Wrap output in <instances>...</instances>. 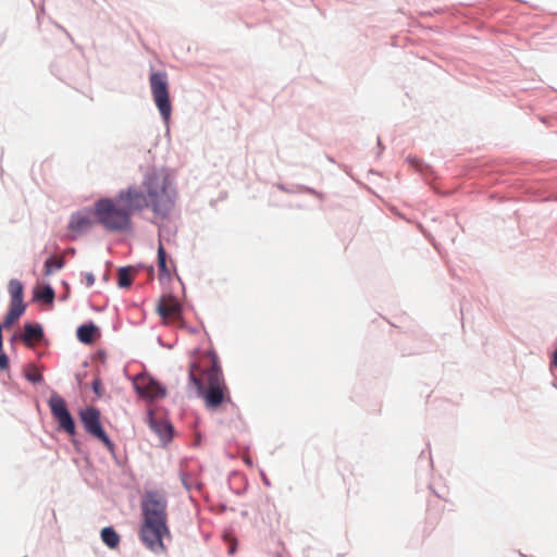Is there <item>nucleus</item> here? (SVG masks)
<instances>
[{
    "label": "nucleus",
    "instance_id": "1",
    "mask_svg": "<svg viewBox=\"0 0 557 557\" xmlns=\"http://www.w3.org/2000/svg\"><path fill=\"white\" fill-rule=\"evenodd\" d=\"M168 500L157 491H146L141 499V523L138 537L152 553L160 555L166 552L164 537H171L168 525Z\"/></svg>",
    "mask_w": 557,
    "mask_h": 557
},
{
    "label": "nucleus",
    "instance_id": "33",
    "mask_svg": "<svg viewBox=\"0 0 557 557\" xmlns=\"http://www.w3.org/2000/svg\"><path fill=\"white\" fill-rule=\"evenodd\" d=\"M22 336H23L22 332H14L12 334V336L10 337L9 342H10V347H11L12 351H14V352L16 351L15 342L22 341Z\"/></svg>",
    "mask_w": 557,
    "mask_h": 557
},
{
    "label": "nucleus",
    "instance_id": "30",
    "mask_svg": "<svg viewBox=\"0 0 557 557\" xmlns=\"http://www.w3.org/2000/svg\"><path fill=\"white\" fill-rule=\"evenodd\" d=\"M188 383L189 385H193L196 388L198 396L201 393V391H205L206 385L193 371H188Z\"/></svg>",
    "mask_w": 557,
    "mask_h": 557
},
{
    "label": "nucleus",
    "instance_id": "28",
    "mask_svg": "<svg viewBox=\"0 0 557 557\" xmlns=\"http://www.w3.org/2000/svg\"><path fill=\"white\" fill-rule=\"evenodd\" d=\"M90 388H91V391L94 392V394L96 395L97 398H101L104 395L106 389L103 387V384H102V381H101V377H100L99 373L92 380V382L90 384Z\"/></svg>",
    "mask_w": 557,
    "mask_h": 557
},
{
    "label": "nucleus",
    "instance_id": "7",
    "mask_svg": "<svg viewBox=\"0 0 557 557\" xmlns=\"http://www.w3.org/2000/svg\"><path fill=\"white\" fill-rule=\"evenodd\" d=\"M116 201L122 203L131 220L134 212L150 207V199L148 198L146 191H143L134 186H129L126 189H121L116 195Z\"/></svg>",
    "mask_w": 557,
    "mask_h": 557
},
{
    "label": "nucleus",
    "instance_id": "3",
    "mask_svg": "<svg viewBox=\"0 0 557 557\" xmlns=\"http://www.w3.org/2000/svg\"><path fill=\"white\" fill-rule=\"evenodd\" d=\"M94 213L96 222L108 232L126 233L132 231V220L122 203L116 201V197L114 199L103 197L96 200Z\"/></svg>",
    "mask_w": 557,
    "mask_h": 557
},
{
    "label": "nucleus",
    "instance_id": "39",
    "mask_svg": "<svg viewBox=\"0 0 557 557\" xmlns=\"http://www.w3.org/2000/svg\"><path fill=\"white\" fill-rule=\"evenodd\" d=\"M112 458L116 466L120 467L122 465V461H121L120 457L116 455V451L114 453V456H112Z\"/></svg>",
    "mask_w": 557,
    "mask_h": 557
},
{
    "label": "nucleus",
    "instance_id": "16",
    "mask_svg": "<svg viewBox=\"0 0 557 557\" xmlns=\"http://www.w3.org/2000/svg\"><path fill=\"white\" fill-rule=\"evenodd\" d=\"M70 64L72 62L69 59L61 58L51 65V71L60 81L67 82L73 78V74L67 70Z\"/></svg>",
    "mask_w": 557,
    "mask_h": 557
},
{
    "label": "nucleus",
    "instance_id": "17",
    "mask_svg": "<svg viewBox=\"0 0 557 557\" xmlns=\"http://www.w3.org/2000/svg\"><path fill=\"white\" fill-rule=\"evenodd\" d=\"M100 539L110 549L117 548L121 542L120 534L112 525H108L101 529Z\"/></svg>",
    "mask_w": 557,
    "mask_h": 557
},
{
    "label": "nucleus",
    "instance_id": "22",
    "mask_svg": "<svg viewBox=\"0 0 557 557\" xmlns=\"http://www.w3.org/2000/svg\"><path fill=\"white\" fill-rule=\"evenodd\" d=\"M207 384H225L221 363L214 362L206 372Z\"/></svg>",
    "mask_w": 557,
    "mask_h": 557
},
{
    "label": "nucleus",
    "instance_id": "14",
    "mask_svg": "<svg viewBox=\"0 0 557 557\" xmlns=\"http://www.w3.org/2000/svg\"><path fill=\"white\" fill-rule=\"evenodd\" d=\"M8 290L11 297L10 305L24 307L27 305L24 301V285L17 278H12L9 281Z\"/></svg>",
    "mask_w": 557,
    "mask_h": 557
},
{
    "label": "nucleus",
    "instance_id": "47",
    "mask_svg": "<svg viewBox=\"0 0 557 557\" xmlns=\"http://www.w3.org/2000/svg\"><path fill=\"white\" fill-rule=\"evenodd\" d=\"M74 252H75V249H74V248H72V249L70 250V253H74Z\"/></svg>",
    "mask_w": 557,
    "mask_h": 557
},
{
    "label": "nucleus",
    "instance_id": "32",
    "mask_svg": "<svg viewBox=\"0 0 557 557\" xmlns=\"http://www.w3.org/2000/svg\"><path fill=\"white\" fill-rule=\"evenodd\" d=\"M296 187H297V189H298L299 191H304V193H307V194L313 195V196H315V197H318V198H320V199H322V198H323V194H322V193H320V191H318V190H315V189H314V188H312V187H309V186H306V185H296Z\"/></svg>",
    "mask_w": 557,
    "mask_h": 557
},
{
    "label": "nucleus",
    "instance_id": "11",
    "mask_svg": "<svg viewBox=\"0 0 557 557\" xmlns=\"http://www.w3.org/2000/svg\"><path fill=\"white\" fill-rule=\"evenodd\" d=\"M147 422L149 428L159 436L163 446H166L173 441L174 426L168 419H156L153 411L149 410L147 413Z\"/></svg>",
    "mask_w": 557,
    "mask_h": 557
},
{
    "label": "nucleus",
    "instance_id": "20",
    "mask_svg": "<svg viewBox=\"0 0 557 557\" xmlns=\"http://www.w3.org/2000/svg\"><path fill=\"white\" fill-rule=\"evenodd\" d=\"M26 308L18 306H9V310L5 313L3 321H0V325H3V329H10L13 324L20 320V318L25 313Z\"/></svg>",
    "mask_w": 557,
    "mask_h": 557
},
{
    "label": "nucleus",
    "instance_id": "45",
    "mask_svg": "<svg viewBox=\"0 0 557 557\" xmlns=\"http://www.w3.org/2000/svg\"><path fill=\"white\" fill-rule=\"evenodd\" d=\"M103 280H104V281H108V280H109V274H108V273H104V275H103Z\"/></svg>",
    "mask_w": 557,
    "mask_h": 557
},
{
    "label": "nucleus",
    "instance_id": "5",
    "mask_svg": "<svg viewBox=\"0 0 557 557\" xmlns=\"http://www.w3.org/2000/svg\"><path fill=\"white\" fill-rule=\"evenodd\" d=\"M149 83L154 104L160 113L162 121L169 127L172 114V102L166 72H151Z\"/></svg>",
    "mask_w": 557,
    "mask_h": 557
},
{
    "label": "nucleus",
    "instance_id": "6",
    "mask_svg": "<svg viewBox=\"0 0 557 557\" xmlns=\"http://www.w3.org/2000/svg\"><path fill=\"white\" fill-rule=\"evenodd\" d=\"M132 384L140 399L154 401L166 396L165 385L146 372L133 377Z\"/></svg>",
    "mask_w": 557,
    "mask_h": 557
},
{
    "label": "nucleus",
    "instance_id": "40",
    "mask_svg": "<svg viewBox=\"0 0 557 557\" xmlns=\"http://www.w3.org/2000/svg\"><path fill=\"white\" fill-rule=\"evenodd\" d=\"M552 364L557 368V349H556V351L553 355Z\"/></svg>",
    "mask_w": 557,
    "mask_h": 557
},
{
    "label": "nucleus",
    "instance_id": "12",
    "mask_svg": "<svg viewBox=\"0 0 557 557\" xmlns=\"http://www.w3.org/2000/svg\"><path fill=\"white\" fill-rule=\"evenodd\" d=\"M32 339L38 343H46L44 326L39 322H25L22 342L28 348L33 347Z\"/></svg>",
    "mask_w": 557,
    "mask_h": 557
},
{
    "label": "nucleus",
    "instance_id": "41",
    "mask_svg": "<svg viewBox=\"0 0 557 557\" xmlns=\"http://www.w3.org/2000/svg\"><path fill=\"white\" fill-rule=\"evenodd\" d=\"M86 374H87L86 372L84 374H81V373L76 374V380H77L78 384L82 383L83 376H86Z\"/></svg>",
    "mask_w": 557,
    "mask_h": 557
},
{
    "label": "nucleus",
    "instance_id": "4",
    "mask_svg": "<svg viewBox=\"0 0 557 557\" xmlns=\"http://www.w3.org/2000/svg\"><path fill=\"white\" fill-rule=\"evenodd\" d=\"M48 406L52 418L57 422V431L64 432L70 436L77 454H85L83 442L77 437L75 418L67 407L66 400L57 392H52L48 399Z\"/></svg>",
    "mask_w": 557,
    "mask_h": 557
},
{
    "label": "nucleus",
    "instance_id": "24",
    "mask_svg": "<svg viewBox=\"0 0 557 557\" xmlns=\"http://www.w3.org/2000/svg\"><path fill=\"white\" fill-rule=\"evenodd\" d=\"M132 269V265L120 267L117 269V286L120 288H129L132 286L133 280L129 276Z\"/></svg>",
    "mask_w": 557,
    "mask_h": 557
},
{
    "label": "nucleus",
    "instance_id": "48",
    "mask_svg": "<svg viewBox=\"0 0 557 557\" xmlns=\"http://www.w3.org/2000/svg\"><path fill=\"white\" fill-rule=\"evenodd\" d=\"M275 557H282L281 554H276Z\"/></svg>",
    "mask_w": 557,
    "mask_h": 557
},
{
    "label": "nucleus",
    "instance_id": "18",
    "mask_svg": "<svg viewBox=\"0 0 557 557\" xmlns=\"http://www.w3.org/2000/svg\"><path fill=\"white\" fill-rule=\"evenodd\" d=\"M157 262L159 269V280L162 282L163 280H170L171 272L168 268V253L162 244L158 246L157 250Z\"/></svg>",
    "mask_w": 557,
    "mask_h": 557
},
{
    "label": "nucleus",
    "instance_id": "25",
    "mask_svg": "<svg viewBox=\"0 0 557 557\" xmlns=\"http://www.w3.org/2000/svg\"><path fill=\"white\" fill-rule=\"evenodd\" d=\"M35 368V364L29 363L23 370V376L26 381L32 384H40L44 382V376L40 372H33L32 369Z\"/></svg>",
    "mask_w": 557,
    "mask_h": 557
},
{
    "label": "nucleus",
    "instance_id": "27",
    "mask_svg": "<svg viewBox=\"0 0 557 557\" xmlns=\"http://www.w3.org/2000/svg\"><path fill=\"white\" fill-rule=\"evenodd\" d=\"M95 438L103 444V446L108 449L111 456H114L115 444L113 443V441L110 438L106 431L96 436Z\"/></svg>",
    "mask_w": 557,
    "mask_h": 557
},
{
    "label": "nucleus",
    "instance_id": "37",
    "mask_svg": "<svg viewBox=\"0 0 557 557\" xmlns=\"http://www.w3.org/2000/svg\"><path fill=\"white\" fill-rule=\"evenodd\" d=\"M261 479H262V482H263L264 485L271 486V482H270V480L268 479V476L265 475V473L263 471H261Z\"/></svg>",
    "mask_w": 557,
    "mask_h": 557
},
{
    "label": "nucleus",
    "instance_id": "23",
    "mask_svg": "<svg viewBox=\"0 0 557 557\" xmlns=\"http://www.w3.org/2000/svg\"><path fill=\"white\" fill-rule=\"evenodd\" d=\"M65 265L62 257L50 256L44 262V272L46 276L51 275L55 270H61Z\"/></svg>",
    "mask_w": 557,
    "mask_h": 557
},
{
    "label": "nucleus",
    "instance_id": "34",
    "mask_svg": "<svg viewBox=\"0 0 557 557\" xmlns=\"http://www.w3.org/2000/svg\"><path fill=\"white\" fill-rule=\"evenodd\" d=\"M84 282L86 287H91L95 284V275L91 272H85Z\"/></svg>",
    "mask_w": 557,
    "mask_h": 557
},
{
    "label": "nucleus",
    "instance_id": "13",
    "mask_svg": "<svg viewBox=\"0 0 557 557\" xmlns=\"http://www.w3.org/2000/svg\"><path fill=\"white\" fill-rule=\"evenodd\" d=\"M100 336V329L92 321L84 322L76 329V337L84 345H91Z\"/></svg>",
    "mask_w": 557,
    "mask_h": 557
},
{
    "label": "nucleus",
    "instance_id": "43",
    "mask_svg": "<svg viewBox=\"0 0 557 557\" xmlns=\"http://www.w3.org/2000/svg\"><path fill=\"white\" fill-rule=\"evenodd\" d=\"M62 285L66 290H70V285L66 281H62Z\"/></svg>",
    "mask_w": 557,
    "mask_h": 557
},
{
    "label": "nucleus",
    "instance_id": "19",
    "mask_svg": "<svg viewBox=\"0 0 557 557\" xmlns=\"http://www.w3.org/2000/svg\"><path fill=\"white\" fill-rule=\"evenodd\" d=\"M164 220L156 219L152 221L153 224L158 225L159 230V245L162 244V240L170 242L172 237L176 235V226L171 223H164Z\"/></svg>",
    "mask_w": 557,
    "mask_h": 557
},
{
    "label": "nucleus",
    "instance_id": "21",
    "mask_svg": "<svg viewBox=\"0 0 557 557\" xmlns=\"http://www.w3.org/2000/svg\"><path fill=\"white\" fill-rule=\"evenodd\" d=\"M34 299L48 305H53L55 299V292L49 283H46L44 284L41 290H34Z\"/></svg>",
    "mask_w": 557,
    "mask_h": 557
},
{
    "label": "nucleus",
    "instance_id": "35",
    "mask_svg": "<svg viewBox=\"0 0 557 557\" xmlns=\"http://www.w3.org/2000/svg\"><path fill=\"white\" fill-rule=\"evenodd\" d=\"M276 188H278L280 190L284 191V193H287V194H295V193H298L299 190L297 189V187H293V188H289L287 187L286 185L282 184V183H277L276 185Z\"/></svg>",
    "mask_w": 557,
    "mask_h": 557
},
{
    "label": "nucleus",
    "instance_id": "2",
    "mask_svg": "<svg viewBox=\"0 0 557 557\" xmlns=\"http://www.w3.org/2000/svg\"><path fill=\"white\" fill-rule=\"evenodd\" d=\"M143 186L150 199V209L153 216L168 220L176 199L174 177L171 170L164 166H149L144 174Z\"/></svg>",
    "mask_w": 557,
    "mask_h": 557
},
{
    "label": "nucleus",
    "instance_id": "29",
    "mask_svg": "<svg viewBox=\"0 0 557 557\" xmlns=\"http://www.w3.org/2000/svg\"><path fill=\"white\" fill-rule=\"evenodd\" d=\"M181 481H182V484L183 486L187 490V491H190L191 488L196 487L198 490L201 488L202 484L199 483V482H194L189 474L186 473V472H181Z\"/></svg>",
    "mask_w": 557,
    "mask_h": 557
},
{
    "label": "nucleus",
    "instance_id": "26",
    "mask_svg": "<svg viewBox=\"0 0 557 557\" xmlns=\"http://www.w3.org/2000/svg\"><path fill=\"white\" fill-rule=\"evenodd\" d=\"M95 438L103 444V446L108 449L111 456H114L115 444L113 443V441L110 438L106 431L96 436Z\"/></svg>",
    "mask_w": 557,
    "mask_h": 557
},
{
    "label": "nucleus",
    "instance_id": "46",
    "mask_svg": "<svg viewBox=\"0 0 557 557\" xmlns=\"http://www.w3.org/2000/svg\"><path fill=\"white\" fill-rule=\"evenodd\" d=\"M83 366H84V367H88V361H85V362L83 363Z\"/></svg>",
    "mask_w": 557,
    "mask_h": 557
},
{
    "label": "nucleus",
    "instance_id": "36",
    "mask_svg": "<svg viewBox=\"0 0 557 557\" xmlns=\"http://www.w3.org/2000/svg\"><path fill=\"white\" fill-rule=\"evenodd\" d=\"M207 355H208V357L211 360V364H214V362L220 363L219 356H218V354H216V351L214 349H210L207 352Z\"/></svg>",
    "mask_w": 557,
    "mask_h": 557
},
{
    "label": "nucleus",
    "instance_id": "31",
    "mask_svg": "<svg viewBox=\"0 0 557 557\" xmlns=\"http://www.w3.org/2000/svg\"><path fill=\"white\" fill-rule=\"evenodd\" d=\"M10 370V358L4 352L3 348L0 351V371H9Z\"/></svg>",
    "mask_w": 557,
    "mask_h": 557
},
{
    "label": "nucleus",
    "instance_id": "42",
    "mask_svg": "<svg viewBox=\"0 0 557 557\" xmlns=\"http://www.w3.org/2000/svg\"><path fill=\"white\" fill-rule=\"evenodd\" d=\"M69 292H70V290H66V293H65L64 295L60 296V300H61V301H64V300H66V299H67V297H69Z\"/></svg>",
    "mask_w": 557,
    "mask_h": 557
},
{
    "label": "nucleus",
    "instance_id": "44",
    "mask_svg": "<svg viewBox=\"0 0 557 557\" xmlns=\"http://www.w3.org/2000/svg\"><path fill=\"white\" fill-rule=\"evenodd\" d=\"M236 548L235 547H230L228 549V554L233 555L235 553Z\"/></svg>",
    "mask_w": 557,
    "mask_h": 557
},
{
    "label": "nucleus",
    "instance_id": "38",
    "mask_svg": "<svg viewBox=\"0 0 557 557\" xmlns=\"http://www.w3.org/2000/svg\"><path fill=\"white\" fill-rule=\"evenodd\" d=\"M198 369V363L196 361H191L189 363V368H188V371H193L195 373V371Z\"/></svg>",
    "mask_w": 557,
    "mask_h": 557
},
{
    "label": "nucleus",
    "instance_id": "8",
    "mask_svg": "<svg viewBox=\"0 0 557 557\" xmlns=\"http://www.w3.org/2000/svg\"><path fill=\"white\" fill-rule=\"evenodd\" d=\"M78 417L85 432L91 437L95 438L106 431L101 422V411L99 408L95 406L82 408Z\"/></svg>",
    "mask_w": 557,
    "mask_h": 557
},
{
    "label": "nucleus",
    "instance_id": "15",
    "mask_svg": "<svg viewBox=\"0 0 557 557\" xmlns=\"http://www.w3.org/2000/svg\"><path fill=\"white\" fill-rule=\"evenodd\" d=\"M170 310L172 312L177 313L182 312V306L176 301L175 297L172 294L163 296L157 305V313L161 318H166Z\"/></svg>",
    "mask_w": 557,
    "mask_h": 557
},
{
    "label": "nucleus",
    "instance_id": "10",
    "mask_svg": "<svg viewBox=\"0 0 557 557\" xmlns=\"http://www.w3.org/2000/svg\"><path fill=\"white\" fill-rule=\"evenodd\" d=\"M199 397L206 403L208 409H218L223 403H230L231 397L226 384H207Z\"/></svg>",
    "mask_w": 557,
    "mask_h": 557
},
{
    "label": "nucleus",
    "instance_id": "9",
    "mask_svg": "<svg viewBox=\"0 0 557 557\" xmlns=\"http://www.w3.org/2000/svg\"><path fill=\"white\" fill-rule=\"evenodd\" d=\"M95 223L97 222L94 213V207H84L81 210L71 213L67 230L77 234H85Z\"/></svg>",
    "mask_w": 557,
    "mask_h": 557
}]
</instances>
